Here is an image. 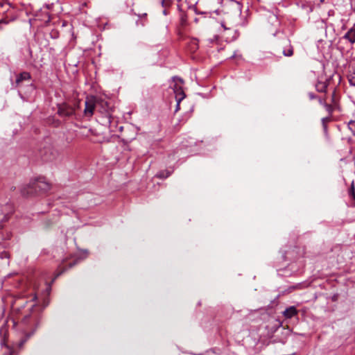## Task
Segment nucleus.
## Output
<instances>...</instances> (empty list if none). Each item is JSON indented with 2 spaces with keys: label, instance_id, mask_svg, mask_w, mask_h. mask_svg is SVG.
<instances>
[{
  "label": "nucleus",
  "instance_id": "2",
  "mask_svg": "<svg viewBox=\"0 0 355 355\" xmlns=\"http://www.w3.org/2000/svg\"><path fill=\"white\" fill-rule=\"evenodd\" d=\"M51 189V184L44 178H40L21 189L23 196H28L39 193H45Z\"/></svg>",
  "mask_w": 355,
  "mask_h": 355
},
{
  "label": "nucleus",
  "instance_id": "4",
  "mask_svg": "<svg viewBox=\"0 0 355 355\" xmlns=\"http://www.w3.org/2000/svg\"><path fill=\"white\" fill-rule=\"evenodd\" d=\"M40 153L42 159L46 162L55 160L59 155L58 150L51 144L44 146L43 148L40 150Z\"/></svg>",
  "mask_w": 355,
  "mask_h": 355
},
{
  "label": "nucleus",
  "instance_id": "24",
  "mask_svg": "<svg viewBox=\"0 0 355 355\" xmlns=\"http://www.w3.org/2000/svg\"><path fill=\"white\" fill-rule=\"evenodd\" d=\"M5 352H3V355H12V350L10 349L8 346L4 347Z\"/></svg>",
  "mask_w": 355,
  "mask_h": 355
},
{
  "label": "nucleus",
  "instance_id": "27",
  "mask_svg": "<svg viewBox=\"0 0 355 355\" xmlns=\"http://www.w3.org/2000/svg\"><path fill=\"white\" fill-rule=\"evenodd\" d=\"M98 106H101V107H103V108H104V107H108V103H107V104H98V105H97V107H98Z\"/></svg>",
  "mask_w": 355,
  "mask_h": 355
},
{
  "label": "nucleus",
  "instance_id": "19",
  "mask_svg": "<svg viewBox=\"0 0 355 355\" xmlns=\"http://www.w3.org/2000/svg\"><path fill=\"white\" fill-rule=\"evenodd\" d=\"M78 263V261L77 260H75L72 262H71L70 263H69L68 266L67 267H62L61 269H60V271L57 274V277L58 276H60L61 275L62 273H64L66 270H67L69 268H71L72 267H73L74 266H76Z\"/></svg>",
  "mask_w": 355,
  "mask_h": 355
},
{
  "label": "nucleus",
  "instance_id": "14",
  "mask_svg": "<svg viewBox=\"0 0 355 355\" xmlns=\"http://www.w3.org/2000/svg\"><path fill=\"white\" fill-rule=\"evenodd\" d=\"M345 39L347 40L350 43H355V27L351 28L344 35Z\"/></svg>",
  "mask_w": 355,
  "mask_h": 355
},
{
  "label": "nucleus",
  "instance_id": "10",
  "mask_svg": "<svg viewBox=\"0 0 355 355\" xmlns=\"http://www.w3.org/2000/svg\"><path fill=\"white\" fill-rule=\"evenodd\" d=\"M298 314V311L295 306H291L285 309L283 312V315L286 319H291Z\"/></svg>",
  "mask_w": 355,
  "mask_h": 355
},
{
  "label": "nucleus",
  "instance_id": "31",
  "mask_svg": "<svg viewBox=\"0 0 355 355\" xmlns=\"http://www.w3.org/2000/svg\"><path fill=\"white\" fill-rule=\"evenodd\" d=\"M331 11H329V15H331Z\"/></svg>",
  "mask_w": 355,
  "mask_h": 355
},
{
  "label": "nucleus",
  "instance_id": "9",
  "mask_svg": "<svg viewBox=\"0 0 355 355\" xmlns=\"http://www.w3.org/2000/svg\"><path fill=\"white\" fill-rule=\"evenodd\" d=\"M318 103L325 108L326 111L328 113L327 116H330V119H331L334 112L338 110L331 103L327 102L326 98H319Z\"/></svg>",
  "mask_w": 355,
  "mask_h": 355
},
{
  "label": "nucleus",
  "instance_id": "8",
  "mask_svg": "<svg viewBox=\"0 0 355 355\" xmlns=\"http://www.w3.org/2000/svg\"><path fill=\"white\" fill-rule=\"evenodd\" d=\"M31 80V75L29 72L23 71L17 76L15 80V87H20L24 81L30 82Z\"/></svg>",
  "mask_w": 355,
  "mask_h": 355
},
{
  "label": "nucleus",
  "instance_id": "26",
  "mask_svg": "<svg viewBox=\"0 0 355 355\" xmlns=\"http://www.w3.org/2000/svg\"><path fill=\"white\" fill-rule=\"evenodd\" d=\"M1 257L3 258H9V254L7 252H3L1 254Z\"/></svg>",
  "mask_w": 355,
  "mask_h": 355
},
{
  "label": "nucleus",
  "instance_id": "7",
  "mask_svg": "<svg viewBox=\"0 0 355 355\" xmlns=\"http://www.w3.org/2000/svg\"><path fill=\"white\" fill-rule=\"evenodd\" d=\"M13 211V207L10 203H6L0 207V227H3V223L8 221Z\"/></svg>",
  "mask_w": 355,
  "mask_h": 355
},
{
  "label": "nucleus",
  "instance_id": "18",
  "mask_svg": "<svg viewBox=\"0 0 355 355\" xmlns=\"http://www.w3.org/2000/svg\"><path fill=\"white\" fill-rule=\"evenodd\" d=\"M132 12L138 17H144L145 20L147 21L148 14L147 12L137 10V8H132Z\"/></svg>",
  "mask_w": 355,
  "mask_h": 355
},
{
  "label": "nucleus",
  "instance_id": "17",
  "mask_svg": "<svg viewBox=\"0 0 355 355\" xmlns=\"http://www.w3.org/2000/svg\"><path fill=\"white\" fill-rule=\"evenodd\" d=\"M331 121L330 116H326L322 119V125L323 128V131L327 137H328V131H327V123Z\"/></svg>",
  "mask_w": 355,
  "mask_h": 355
},
{
  "label": "nucleus",
  "instance_id": "20",
  "mask_svg": "<svg viewBox=\"0 0 355 355\" xmlns=\"http://www.w3.org/2000/svg\"><path fill=\"white\" fill-rule=\"evenodd\" d=\"M171 175V172H169L167 170H164V171H159L157 174V177L158 178H160V179H166L168 177H169Z\"/></svg>",
  "mask_w": 355,
  "mask_h": 355
},
{
  "label": "nucleus",
  "instance_id": "11",
  "mask_svg": "<svg viewBox=\"0 0 355 355\" xmlns=\"http://www.w3.org/2000/svg\"><path fill=\"white\" fill-rule=\"evenodd\" d=\"M198 47V40L196 38H191L187 43V49L191 53H195Z\"/></svg>",
  "mask_w": 355,
  "mask_h": 355
},
{
  "label": "nucleus",
  "instance_id": "21",
  "mask_svg": "<svg viewBox=\"0 0 355 355\" xmlns=\"http://www.w3.org/2000/svg\"><path fill=\"white\" fill-rule=\"evenodd\" d=\"M348 128L352 132V134L355 136V121L351 120L348 123Z\"/></svg>",
  "mask_w": 355,
  "mask_h": 355
},
{
  "label": "nucleus",
  "instance_id": "3",
  "mask_svg": "<svg viewBox=\"0 0 355 355\" xmlns=\"http://www.w3.org/2000/svg\"><path fill=\"white\" fill-rule=\"evenodd\" d=\"M79 107V101L74 102L73 105L64 102L58 105L57 113L60 117L70 118L76 114V110Z\"/></svg>",
  "mask_w": 355,
  "mask_h": 355
},
{
  "label": "nucleus",
  "instance_id": "15",
  "mask_svg": "<svg viewBox=\"0 0 355 355\" xmlns=\"http://www.w3.org/2000/svg\"><path fill=\"white\" fill-rule=\"evenodd\" d=\"M329 103H331L334 107H335L338 110V111L340 110L339 100L338 98L336 96L335 90L331 94V102Z\"/></svg>",
  "mask_w": 355,
  "mask_h": 355
},
{
  "label": "nucleus",
  "instance_id": "5",
  "mask_svg": "<svg viewBox=\"0 0 355 355\" xmlns=\"http://www.w3.org/2000/svg\"><path fill=\"white\" fill-rule=\"evenodd\" d=\"M98 104H107V102L94 96L87 98L85 101V107L84 114L86 116L91 117L94 114V111Z\"/></svg>",
  "mask_w": 355,
  "mask_h": 355
},
{
  "label": "nucleus",
  "instance_id": "30",
  "mask_svg": "<svg viewBox=\"0 0 355 355\" xmlns=\"http://www.w3.org/2000/svg\"><path fill=\"white\" fill-rule=\"evenodd\" d=\"M194 21H195V22H196V23H198V19L197 18H196V19H194Z\"/></svg>",
  "mask_w": 355,
  "mask_h": 355
},
{
  "label": "nucleus",
  "instance_id": "12",
  "mask_svg": "<svg viewBox=\"0 0 355 355\" xmlns=\"http://www.w3.org/2000/svg\"><path fill=\"white\" fill-rule=\"evenodd\" d=\"M28 302L24 299H18L15 300L13 304V309L19 312L22 309L25 307L26 305H28Z\"/></svg>",
  "mask_w": 355,
  "mask_h": 355
},
{
  "label": "nucleus",
  "instance_id": "22",
  "mask_svg": "<svg viewBox=\"0 0 355 355\" xmlns=\"http://www.w3.org/2000/svg\"><path fill=\"white\" fill-rule=\"evenodd\" d=\"M147 21L148 20L146 21L144 17H138V19L136 21V24L137 26H144Z\"/></svg>",
  "mask_w": 355,
  "mask_h": 355
},
{
  "label": "nucleus",
  "instance_id": "1",
  "mask_svg": "<svg viewBox=\"0 0 355 355\" xmlns=\"http://www.w3.org/2000/svg\"><path fill=\"white\" fill-rule=\"evenodd\" d=\"M28 309L30 312L25 313L21 318L23 335L15 343L19 349H21L26 341L34 334L41 320V312L39 306L31 303Z\"/></svg>",
  "mask_w": 355,
  "mask_h": 355
},
{
  "label": "nucleus",
  "instance_id": "6",
  "mask_svg": "<svg viewBox=\"0 0 355 355\" xmlns=\"http://www.w3.org/2000/svg\"><path fill=\"white\" fill-rule=\"evenodd\" d=\"M173 85L171 87L173 88L175 95L176 101L181 102L185 97L186 94L183 90L182 85L184 83L183 80L180 78L173 77Z\"/></svg>",
  "mask_w": 355,
  "mask_h": 355
},
{
  "label": "nucleus",
  "instance_id": "23",
  "mask_svg": "<svg viewBox=\"0 0 355 355\" xmlns=\"http://www.w3.org/2000/svg\"><path fill=\"white\" fill-rule=\"evenodd\" d=\"M348 80L350 85L355 87V72L349 76Z\"/></svg>",
  "mask_w": 355,
  "mask_h": 355
},
{
  "label": "nucleus",
  "instance_id": "25",
  "mask_svg": "<svg viewBox=\"0 0 355 355\" xmlns=\"http://www.w3.org/2000/svg\"><path fill=\"white\" fill-rule=\"evenodd\" d=\"M308 96H309L310 100H313V99H318V98H320L316 94H315L313 92H309L308 93Z\"/></svg>",
  "mask_w": 355,
  "mask_h": 355
},
{
  "label": "nucleus",
  "instance_id": "28",
  "mask_svg": "<svg viewBox=\"0 0 355 355\" xmlns=\"http://www.w3.org/2000/svg\"><path fill=\"white\" fill-rule=\"evenodd\" d=\"M46 15H47V20L46 21V23L47 24V23H49L50 21L51 17H50V15H49V14L48 12H46Z\"/></svg>",
  "mask_w": 355,
  "mask_h": 355
},
{
  "label": "nucleus",
  "instance_id": "13",
  "mask_svg": "<svg viewBox=\"0 0 355 355\" xmlns=\"http://www.w3.org/2000/svg\"><path fill=\"white\" fill-rule=\"evenodd\" d=\"M327 87L328 83L327 80H318L317 83L315 84V89L317 92L320 93H325L327 92Z\"/></svg>",
  "mask_w": 355,
  "mask_h": 355
},
{
  "label": "nucleus",
  "instance_id": "29",
  "mask_svg": "<svg viewBox=\"0 0 355 355\" xmlns=\"http://www.w3.org/2000/svg\"><path fill=\"white\" fill-rule=\"evenodd\" d=\"M177 101V105H176L175 112H177L180 109V102H178V101Z\"/></svg>",
  "mask_w": 355,
  "mask_h": 355
},
{
  "label": "nucleus",
  "instance_id": "16",
  "mask_svg": "<svg viewBox=\"0 0 355 355\" xmlns=\"http://www.w3.org/2000/svg\"><path fill=\"white\" fill-rule=\"evenodd\" d=\"M282 53L284 56H288V57L292 56L293 55V48L289 42L287 43L284 46Z\"/></svg>",
  "mask_w": 355,
  "mask_h": 355
}]
</instances>
